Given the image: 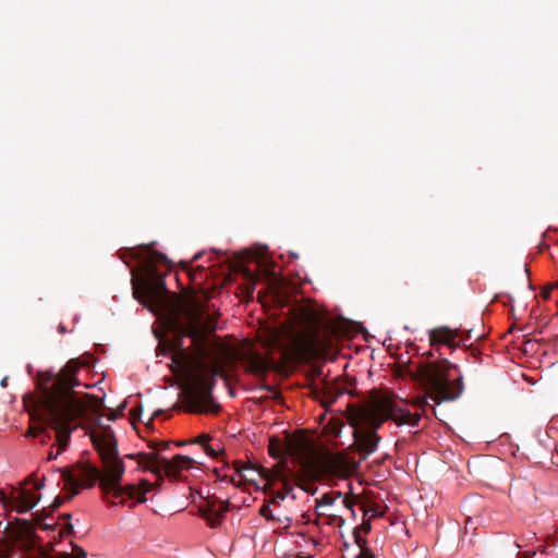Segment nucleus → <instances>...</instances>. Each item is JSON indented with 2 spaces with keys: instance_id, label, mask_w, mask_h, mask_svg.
<instances>
[{
  "instance_id": "obj_1",
  "label": "nucleus",
  "mask_w": 558,
  "mask_h": 558,
  "mask_svg": "<svg viewBox=\"0 0 558 558\" xmlns=\"http://www.w3.org/2000/svg\"><path fill=\"white\" fill-rule=\"evenodd\" d=\"M192 260L177 263L185 272L191 288H184L177 277V411L182 405L190 413H218L220 405L211 396V381L216 365L209 363L208 336L216 329L217 318L208 313L206 296L198 293L209 270L204 266L192 268Z\"/></svg>"
},
{
  "instance_id": "obj_2",
  "label": "nucleus",
  "mask_w": 558,
  "mask_h": 558,
  "mask_svg": "<svg viewBox=\"0 0 558 558\" xmlns=\"http://www.w3.org/2000/svg\"><path fill=\"white\" fill-rule=\"evenodd\" d=\"M120 258L129 265L130 256L138 263V267L131 270L133 296L157 318V326L153 328L158 340L156 356L165 357L171 374L174 375V294L168 291L165 282L167 256L154 251L149 246H140L119 253Z\"/></svg>"
},
{
  "instance_id": "obj_3",
  "label": "nucleus",
  "mask_w": 558,
  "mask_h": 558,
  "mask_svg": "<svg viewBox=\"0 0 558 558\" xmlns=\"http://www.w3.org/2000/svg\"><path fill=\"white\" fill-rule=\"evenodd\" d=\"M78 364L70 361L53 380L50 387L41 390L37 407L46 415L56 432L57 451L48 453V460H54L66 448L70 436L80 426H93L101 420L99 411L102 400L96 396L78 397L74 387L78 386L76 371Z\"/></svg>"
},
{
  "instance_id": "obj_4",
  "label": "nucleus",
  "mask_w": 558,
  "mask_h": 558,
  "mask_svg": "<svg viewBox=\"0 0 558 558\" xmlns=\"http://www.w3.org/2000/svg\"><path fill=\"white\" fill-rule=\"evenodd\" d=\"M88 435L97 451L102 473L93 464L77 462L63 471L62 477L72 489L71 497L77 494L76 488H90L97 481L101 490L111 497V502H123L124 496L134 498L137 489L134 485L121 486L125 468L118 453V441L110 426L101 425L100 421L88 426Z\"/></svg>"
},
{
  "instance_id": "obj_5",
  "label": "nucleus",
  "mask_w": 558,
  "mask_h": 558,
  "mask_svg": "<svg viewBox=\"0 0 558 558\" xmlns=\"http://www.w3.org/2000/svg\"><path fill=\"white\" fill-rule=\"evenodd\" d=\"M421 390L424 392L416 401L425 410L427 407L435 413L434 404L457 400L463 392V377L459 367L448 359L437 362H420L412 375Z\"/></svg>"
},
{
  "instance_id": "obj_6",
  "label": "nucleus",
  "mask_w": 558,
  "mask_h": 558,
  "mask_svg": "<svg viewBox=\"0 0 558 558\" xmlns=\"http://www.w3.org/2000/svg\"><path fill=\"white\" fill-rule=\"evenodd\" d=\"M169 442L150 447L147 452H140V463L149 469L159 478L167 477L169 482L174 480V456H167L165 452Z\"/></svg>"
},
{
  "instance_id": "obj_7",
  "label": "nucleus",
  "mask_w": 558,
  "mask_h": 558,
  "mask_svg": "<svg viewBox=\"0 0 558 558\" xmlns=\"http://www.w3.org/2000/svg\"><path fill=\"white\" fill-rule=\"evenodd\" d=\"M3 542L7 550L13 548L31 550L36 544V534L33 525L23 519H15L8 523L3 531Z\"/></svg>"
},
{
  "instance_id": "obj_8",
  "label": "nucleus",
  "mask_w": 558,
  "mask_h": 558,
  "mask_svg": "<svg viewBox=\"0 0 558 558\" xmlns=\"http://www.w3.org/2000/svg\"><path fill=\"white\" fill-rule=\"evenodd\" d=\"M333 338L331 330L313 328L301 338V347L308 356H327L333 349Z\"/></svg>"
},
{
  "instance_id": "obj_9",
  "label": "nucleus",
  "mask_w": 558,
  "mask_h": 558,
  "mask_svg": "<svg viewBox=\"0 0 558 558\" xmlns=\"http://www.w3.org/2000/svg\"><path fill=\"white\" fill-rule=\"evenodd\" d=\"M194 468V460L187 456L177 454V493H180L186 500L192 499L195 501V497L203 498L201 490L197 488L196 478H192L185 474V471H190Z\"/></svg>"
},
{
  "instance_id": "obj_10",
  "label": "nucleus",
  "mask_w": 558,
  "mask_h": 558,
  "mask_svg": "<svg viewBox=\"0 0 558 558\" xmlns=\"http://www.w3.org/2000/svg\"><path fill=\"white\" fill-rule=\"evenodd\" d=\"M472 332L473 329H469L463 337L459 328L451 329L447 326H440L429 330L428 339L435 352L440 356V347L446 345L451 351H454L460 345L457 339L461 338L462 341L470 340L472 339Z\"/></svg>"
},
{
  "instance_id": "obj_11",
  "label": "nucleus",
  "mask_w": 558,
  "mask_h": 558,
  "mask_svg": "<svg viewBox=\"0 0 558 558\" xmlns=\"http://www.w3.org/2000/svg\"><path fill=\"white\" fill-rule=\"evenodd\" d=\"M381 404L379 399L375 400L367 408L360 409L352 413L349 418V424L351 426L367 425L369 428L367 430H377L387 417L384 413H381Z\"/></svg>"
},
{
  "instance_id": "obj_12",
  "label": "nucleus",
  "mask_w": 558,
  "mask_h": 558,
  "mask_svg": "<svg viewBox=\"0 0 558 558\" xmlns=\"http://www.w3.org/2000/svg\"><path fill=\"white\" fill-rule=\"evenodd\" d=\"M306 449L307 444L303 438L288 436L284 439L278 437L269 439L268 450L274 458H281L283 456L301 458Z\"/></svg>"
},
{
  "instance_id": "obj_13",
  "label": "nucleus",
  "mask_w": 558,
  "mask_h": 558,
  "mask_svg": "<svg viewBox=\"0 0 558 558\" xmlns=\"http://www.w3.org/2000/svg\"><path fill=\"white\" fill-rule=\"evenodd\" d=\"M379 401L383 409L381 413L386 415L387 420H392L398 425H418V414H412L409 409L401 407L389 398H381Z\"/></svg>"
},
{
  "instance_id": "obj_14",
  "label": "nucleus",
  "mask_w": 558,
  "mask_h": 558,
  "mask_svg": "<svg viewBox=\"0 0 558 558\" xmlns=\"http://www.w3.org/2000/svg\"><path fill=\"white\" fill-rule=\"evenodd\" d=\"M353 430V446L361 456L362 460H365L368 456L374 453L380 441V436L375 430H367V428L352 426Z\"/></svg>"
},
{
  "instance_id": "obj_15",
  "label": "nucleus",
  "mask_w": 558,
  "mask_h": 558,
  "mask_svg": "<svg viewBox=\"0 0 558 558\" xmlns=\"http://www.w3.org/2000/svg\"><path fill=\"white\" fill-rule=\"evenodd\" d=\"M202 499H205V504L198 506V512L207 520L210 527H217L229 510V501L216 500L209 497H203Z\"/></svg>"
},
{
  "instance_id": "obj_16",
  "label": "nucleus",
  "mask_w": 558,
  "mask_h": 558,
  "mask_svg": "<svg viewBox=\"0 0 558 558\" xmlns=\"http://www.w3.org/2000/svg\"><path fill=\"white\" fill-rule=\"evenodd\" d=\"M11 500L14 504V509L19 513H25L34 509L39 500V496L25 487H19L13 490Z\"/></svg>"
},
{
  "instance_id": "obj_17",
  "label": "nucleus",
  "mask_w": 558,
  "mask_h": 558,
  "mask_svg": "<svg viewBox=\"0 0 558 558\" xmlns=\"http://www.w3.org/2000/svg\"><path fill=\"white\" fill-rule=\"evenodd\" d=\"M243 364L247 372L262 378L272 368V363L258 352L246 353L243 357Z\"/></svg>"
},
{
  "instance_id": "obj_18",
  "label": "nucleus",
  "mask_w": 558,
  "mask_h": 558,
  "mask_svg": "<svg viewBox=\"0 0 558 558\" xmlns=\"http://www.w3.org/2000/svg\"><path fill=\"white\" fill-rule=\"evenodd\" d=\"M262 475L270 483L279 482L282 484L283 493L279 496L281 499H283L288 494L292 492V485L283 472L264 469L262 471Z\"/></svg>"
},
{
  "instance_id": "obj_19",
  "label": "nucleus",
  "mask_w": 558,
  "mask_h": 558,
  "mask_svg": "<svg viewBox=\"0 0 558 558\" xmlns=\"http://www.w3.org/2000/svg\"><path fill=\"white\" fill-rule=\"evenodd\" d=\"M319 392L323 393V404L324 407L330 405L333 403L337 398L342 393L341 390H338L332 385H329L328 383L324 381L322 388L316 387L315 393L318 395Z\"/></svg>"
},
{
  "instance_id": "obj_20",
  "label": "nucleus",
  "mask_w": 558,
  "mask_h": 558,
  "mask_svg": "<svg viewBox=\"0 0 558 558\" xmlns=\"http://www.w3.org/2000/svg\"><path fill=\"white\" fill-rule=\"evenodd\" d=\"M87 554L86 551L78 546L73 547L72 553H62L57 556L49 555L45 551H38L36 555H34L32 558H86Z\"/></svg>"
},
{
  "instance_id": "obj_21",
  "label": "nucleus",
  "mask_w": 558,
  "mask_h": 558,
  "mask_svg": "<svg viewBox=\"0 0 558 558\" xmlns=\"http://www.w3.org/2000/svg\"><path fill=\"white\" fill-rule=\"evenodd\" d=\"M243 276L246 282L243 284L242 291L247 299H253L255 292V286L258 281V277L248 269L243 270Z\"/></svg>"
},
{
  "instance_id": "obj_22",
  "label": "nucleus",
  "mask_w": 558,
  "mask_h": 558,
  "mask_svg": "<svg viewBox=\"0 0 558 558\" xmlns=\"http://www.w3.org/2000/svg\"><path fill=\"white\" fill-rule=\"evenodd\" d=\"M268 294H271L272 301H279L280 299V283L275 277L269 279Z\"/></svg>"
},
{
  "instance_id": "obj_23",
  "label": "nucleus",
  "mask_w": 558,
  "mask_h": 558,
  "mask_svg": "<svg viewBox=\"0 0 558 558\" xmlns=\"http://www.w3.org/2000/svg\"><path fill=\"white\" fill-rule=\"evenodd\" d=\"M335 501V497L330 494H324L320 499H316V508L322 506H330Z\"/></svg>"
},
{
  "instance_id": "obj_24",
  "label": "nucleus",
  "mask_w": 558,
  "mask_h": 558,
  "mask_svg": "<svg viewBox=\"0 0 558 558\" xmlns=\"http://www.w3.org/2000/svg\"><path fill=\"white\" fill-rule=\"evenodd\" d=\"M353 537H354V543L360 547V548H364V547H367L366 544H367V541L366 538H364L361 533H360V529H354L353 530Z\"/></svg>"
},
{
  "instance_id": "obj_25",
  "label": "nucleus",
  "mask_w": 558,
  "mask_h": 558,
  "mask_svg": "<svg viewBox=\"0 0 558 558\" xmlns=\"http://www.w3.org/2000/svg\"><path fill=\"white\" fill-rule=\"evenodd\" d=\"M259 514L266 520H272L274 513L269 505H263L259 509Z\"/></svg>"
},
{
  "instance_id": "obj_26",
  "label": "nucleus",
  "mask_w": 558,
  "mask_h": 558,
  "mask_svg": "<svg viewBox=\"0 0 558 558\" xmlns=\"http://www.w3.org/2000/svg\"><path fill=\"white\" fill-rule=\"evenodd\" d=\"M233 468H234V471L239 474V475H243V472L244 471H254L253 469H251L248 465H244L242 462L240 461H234L233 462Z\"/></svg>"
},
{
  "instance_id": "obj_27",
  "label": "nucleus",
  "mask_w": 558,
  "mask_h": 558,
  "mask_svg": "<svg viewBox=\"0 0 558 558\" xmlns=\"http://www.w3.org/2000/svg\"><path fill=\"white\" fill-rule=\"evenodd\" d=\"M355 558H374V554L368 547H364L360 548V553Z\"/></svg>"
},
{
  "instance_id": "obj_28",
  "label": "nucleus",
  "mask_w": 558,
  "mask_h": 558,
  "mask_svg": "<svg viewBox=\"0 0 558 558\" xmlns=\"http://www.w3.org/2000/svg\"><path fill=\"white\" fill-rule=\"evenodd\" d=\"M359 529H360V532L363 531L365 534L369 533L371 529H372L371 521L369 520L364 521Z\"/></svg>"
},
{
  "instance_id": "obj_29",
  "label": "nucleus",
  "mask_w": 558,
  "mask_h": 558,
  "mask_svg": "<svg viewBox=\"0 0 558 558\" xmlns=\"http://www.w3.org/2000/svg\"><path fill=\"white\" fill-rule=\"evenodd\" d=\"M299 486L304 489L305 492H308L311 493L312 495L315 494L316 492V488L312 487V485H302V484H299Z\"/></svg>"
},
{
  "instance_id": "obj_30",
  "label": "nucleus",
  "mask_w": 558,
  "mask_h": 558,
  "mask_svg": "<svg viewBox=\"0 0 558 558\" xmlns=\"http://www.w3.org/2000/svg\"><path fill=\"white\" fill-rule=\"evenodd\" d=\"M342 502L344 504V506H345L348 509H350V510L352 511V513H354V510H353L354 502H353L352 500L344 498V499L342 500Z\"/></svg>"
},
{
  "instance_id": "obj_31",
  "label": "nucleus",
  "mask_w": 558,
  "mask_h": 558,
  "mask_svg": "<svg viewBox=\"0 0 558 558\" xmlns=\"http://www.w3.org/2000/svg\"><path fill=\"white\" fill-rule=\"evenodd\" d=\"M263 390H266V391H270V392H274L276 396L278 395V392L275 390V388L268 386V385H264L262 387Z\"/></svg>"
},
{
  "instance_id": "obj_32",
  "label": "nucleus",
  "mask_w": 558,
  "mask_h": 558,
  "mask_svg": "<svg viewBox=\"0 0 558 558\" xmlns=\"http://www.w3.org/2000/svg\"><path fill=\"white\" fill-rule=\"evenodd\" d=\"M536 555V551L533 550V551H525L522 554L523 558H530V557H534Z\"/></svg>"
},
{
  "instance_id": "obj_33",
  "label": "nucleus",
  "mask_w": 558,
  "mask_h": 558,
  "mask_svg": "<svg viewBox=\"0 0 558 558\" xmlns=\"http://www.w3.org/2000/svg\"><path fill=\"white\" fill-rule=\"evenodd\" d=\"M39 433H40V430H37L36 428L29 429V435H32L33 437L39 436Z\"/></svg>"
},
{
  "instance_id": "obj_34",
  "label": "nucleus",
  "mask_w": 558,
  "mask_h": 558,
  "mask_svg": "<svg viewBox=\"0 0 558 558\" xmlns=\"http://www.w3.org/2000/svg\"><path fill=\"white\" fill-rule=\"evenodd\" d=\"M186 507H187V502L183 504V505L177 504V512L184 510Z\"/></svg>"
},
{
  "instance_id": "obj_35",
  "label": "nucleus",
  "mask_w": 558,
  "mask_h": 558,
  "mask_svg": "<svg viewBox=\"0 0 558 558\" xmlns=\"http://www.w3.org/2000/svg\"><path fill=\"white\" fill-rule=\"evenodd\" d=\"M424 355H425L427 359H432V357H434V356H435V352L430 350V351H428V352L424 353Z\"/></svg>"
},
{
  "instance_id": "obj_36",
  "label": "nucleus",
  "mask_w": 558,
  "mask_h": 558,
  "mask_svg": "<svg viewBox=\"0 0 558 558\" xmlns=\"http://www.w3.org/2000/svg\"><path fill=\"white\" fill-rule=\"evenodd\" d=\"M539 551H541V554H546V555L548 554L547 547H542L539 549Z\"/></svg>"
},
{
  "instance_id": "obj_37",
  "label": "nucleus",
  "mask_w": 558,
  "mask_h": 558,
  "mask_svg": "<svg viewBox=\"0 0 558 558\" xmlns=\"http://www.w3.org/2000/svg\"><path fill=\"white\" fill-rule=\"evenodd\" d=\"M110 421H114L117 418V415L116 414H111L109 417H108Z\"/></svg>"
},
{
  "instance_id": "obj_38",
  "label": "nucleus",
  "mask_w": 558,
  "mask_h": 558,
  "mask_svg": "<svg viewBox=\"0 0 558 558\" xmlns=\"http://www.w3.org/2000/svg\"><path fill=\"white\" fill-rule=\"evenodd\" d=\"M263 298H264V296L262 295V292H259V293H258V300H259L260 302H263Z\"/></svg>"
},
{
  "instance_id": "obj_39",
  "label": "nucleus",
  "mask_w": 558,
  "mask_h": 558,
  "mask_svg": "<svg viewBox=\"0 0 558 558\" xmlns=\"http://www.w3.org/2000/svg\"><path fill=\"white\" fill-rule=\"evenodd\" d=\"M183 444H184V442H182V441H178V440H177L175 446H177V447H180V446H182Z\"/></svg>"
},
{
  "instance_id": "obj_40",
  "label": "nucleus",
  "mask_w": 558,
  "mask_h": 558,
  "mask_svg": "<svg viewBox=\"0 0 558 558\" xmlns=\"http://www.w3.org/2000/svg\"><path fill=\"white\" fill-rule=\"evenodd\" d=\"M207 451H208V453H210V454H215V451H214L211 448H208V449H207Z\"/></svg>"
},
{
  "instance_id": "obj_41",
  "label": "nucleus",
  "mask_w": 558,
  "mask_h": 558,
  "mask_svg": "<svg viewBox=\"0 0 558 558\" xmlns=\"http://www.w3.org/2000/svg\"><path fill=\"white\" fill-rule=\"evenodd\" d=\"M41 486H43V484H38V483H37V484L35 485V489H39Z\"/></svg>"
},
{
  "instance_id": "obj_42",
  "label": "nucleus",
  "mask_w": 558,
  "mask_h": 558,
  "mask_svg": "<svg viewBox=\"0 0 558 558\" xmlns=\"http://www.w3.org/2000/svg\"><path fill=\"white\" fill-rule=\"evenodd\" d=\"M336 495H337V497H341L342 496V494L340 492H337Z\"/></svg>"
},
{
  "instance_id": "obj_43",
  "label": "nucleus",
  "mask_w": 558,
  "mask_h": 558,
  "mask_svg": "<svg viewBox=\"0 0 558 558\" xmlns=\"http://www.w3.org/2000/svg\"><path fill=\"white\" fill-rule=\"evenodd\" d=\"M142 501H144V498H138L137 499V502H142Z\"/></svg>"
},
{
  "instance_id": "obj_44",
  "label": "nucleus",
  "mask_w": 558,
  "mask_h": 558,
  "mask_svg": "<svg viewBox=\"0 0 558 558\" xmlns=\"http://www.w3.org/2000/svg\"><path fill=\"white\" fill-rule=\"evenodd\" d=\"M193 469H195V466ZM196 471H199V468H196Z\"/></svg>"
}]
</instances>
